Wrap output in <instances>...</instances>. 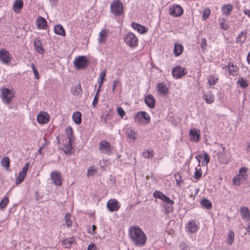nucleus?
Returning <instances> with one entry per match:
<instances>
[{"label":"nucleus","instance_id":"obj_12","mask_svg":"<svg viewBox=\"0 0 250 250\" xmlns=\"http://www.w3.org/2000/svg\"><path fill=\"white\" fill-rule=\"evenodd\" d=\"M107 207L110 211L113 212L118 210L120 205L117 200L110 199L107 203Z\"/></svg>","mask_w":250,"mask_h":250},{"label":"nucleus","instance_id":"obj_61","mask_svg":"<svg viewBox=\"0 0 250 250\" xmlns=\"http://www.w3.org/2000/svg\"><path fill=\"white\" fill-rule=\"evenodd\" d=\"M119 83H120V82L118 80H116L114 81V82L113 83V85H112V91L113 92H115L116 87L117 85Z\"/></svg>","mask_w":250,"mask_h":250},{"label":"nucleus","instance_id":"obj_5","mask_svg":"<svg viewBox=\"0 0 250 250\" xmlns=\"http://www.w3.org/2000/svg\"><path fill=\"white\" fill-rule=\"evenodd\" d=\"M124 40L131 47H135L138 45V39L135 34L132 32L126 33L124 38Z\"/></svg>","mask_w":250,"mask_h":250},{"label":"nucleus","instance_id":"obj_29","mask_svg":"<svg viewBox=\"0 0 250 250\" xmlns=\"http://www.w3.org/2000/svg\"><path fill=\"white\" fill-rule=\"evenodd\" d=\"M73 120L74 123L79 125L82 123V114L80 112H75L72 115Z\"/></svg>","mask_w":250,"mask_h":250},{"label":"nucleus","instance_id":"obj_26","mask_svg":"<svg viewBox=\"0 0 250 250\" xmlns=\"http://www.w3.org/2000/svg\"><path fill=\"white\" fill-rule=\"evenodd\" d=\"M203 98L205 99L208 104H210L214 102V95L210 92L204 93L203 96Z\"/></svg>","mask_w":250,"mask_h":250},{"label":"nucleus","instance_id":"obj_33","mask_svg":"<svg viewBox=\"0 0 250 250\" xmlns=\"http://www.w3.org/2000/svg\"><path fill=\"white\" fill-rule=\"evenodd\" d=\"M37 23L39 28L44 29L47 27V21L46 20L42 17L38 18Z\"/></svg>","mask_w":250,"mask_h":250},{"label":"nucleus","instance_id":"obj_17","mask_svg":"<svg viewBox=\"0 0 250 250\" xmlns=\"http://www.w3.org/2000/svg\"><path fill=\"white\" fill-rule=\"evenodd\" d=\"M34 46L35 50L41 54H42L44 52V49L42 46L41 40L39 38H35L34 40Z\"/></svg>","mask_w":250,"mask_h":250},{"label":"nucleus","instance_id":"obj_14","mask_svg":"<svg viewBox=\"0 0 250 250\" xmlns=\"http://www.w3.org/2000/svg\"><path fill=\"white\" fill-rule=\"evenodd\" d=\"M222 68L228 69L230 75L236 76L237 75L238 68L233 63L230 62L228 65L223 66Z\"/></svg>","mask_w":250,"mask_h":250},{"label":"nucleus","instance_id":"obj_7","mask_svg":"<svg viewBox=\"0 0 250 250\" xmlns=\"http://www.w3.org/2000/svg\"><path fill=\"white\" fill-rule=\"evenodd\" d=\"M153 196L156 198L162 200L167 205L172 206L174 202L171 200L169 197L165 195L162 192L160 191L155 190L153 193Z\"/></svg>","mask_w":250,"mask_h":250},{"label":"nucleus","instance_id":"obj_40","mask_svg":"<svg viewBox=\"0 0 250 250\" xmlns=\"http://www.w3.org/2000/svg\"><path fill=\"white\" fill-rule=\"evenodd\" d=\"M219 25L222 29L226 30L229 28V26L225 19H221L219 20Z\"/></svg>","mask_w":250,"mask_h":250},{"label":"nucleus","instance_id":"obj_13","mask_svg":"<svg viewBox=\"0 0 250 250\" xmlns=\"http://www.w3.org/2000/svg\"><path fill=\"white\" fill-rule=\"evenodd\" d=\"M61 174L57 171H53L50 175L51 179L54 184L61 186L62 185Z\"/></svg>","mask_w":250,"mask_h":250},{"label":"nucleus","instance_id":"obj_27","mask_svg":"<svg viewBox=\"0 0 250 250\" xmlns=\"http://www.w3.org/2000/svg\"><path fill=\"white\" fill-rule=\"evenodd\" d=\"M54 31L55 34L62 36H65V30L61 24H58L54 27Z\"/></svg>","mask_w":250,"mask_h":250},{"label":"nucleus","instance_id":"obj_45","mask_svg":"<svg viewBox=\"0 0 250 250\" xmlns=\"http://www.w3.org/2000/svg\"><path fill=\"white\" fill-rule=\"evenodd\" d=\"M210 158L209 155L207 154L206 152H205L204 153V161L201 162V164L203 166L205 167L207 165L208 163H209Z\"/></svg>","mask_w":250,"mask_h":250},{"label":"nucleus","instance_id":"obj_11","mask_svg":"<svg viewBox=\"0 0 250 250\" xmlns=\"http://www.w3.org/2000/svg\"><path fill=\"white\" fill-rule=\"evenodd\" d=\"M183 13L182 7L178 4H173L169 8V14L174 17L180 16Z\"/></svg>","mask_w":250,"mask_h":250},{"label":"nucleus","instance_id":"obj_35","mask_svg":"<svg viewBox=\"0 0 250 250\" xmlns=\"http://www.w3.org/2000/svg\"><path fill=\"white\" fill-rule=\"evenodd\" d=\"M127 137L132 141L134 142L136 139V133L132 129H127L126 131Z\"/></svg>","mask_w":250,"mask_h":250},{"label":"nucleus","instance_id":"obj_48","mask_svg":"<svg viewBox=\"0 0 250 250\" xmlns=\"http://www.w3.org/2000/svg\"><path fill=\"white\" fill-rule=\"evenodd\" d=\"M70 217L71 215L69 213H67L66 214L65 216V223L68 227H69L72 225V221L70 220Z\"/></svg>","mask_w":250,"mask_h":250},{"label":"nucleus","instance_id":"obj_59","mask_svg":"<svg viewBox=\"0 0 250 250\" xmlns=\"http://www.w3.org/2000/svg\"><path fill=\"white\" fill-rule=\"evenodd\" d=\"M106 70L105 69H104L100 73L99 75V79L100 80L104 81L105 77L106 76Z\"/></svg>","mask_w":250,"mask_h":250},{"label":"nucleus","instance_id":"obj_55","mask_svg":"<svg viewBox=\"0 0 250 250\" xmlns=\"http://www.w3.org/2000/svg\"><path fill=\"white\" fill-rule=\"evenodd\" d=\"M99 97V94H98L97 93H96L94 96L93 101L92 102V105L93 107H96V105L97 104V103L98 102Z\"/></svg>","mask_w":250,"mask_h":250},{"label":"nucleus","instance_id":"obj_38","mask_svg":"<svg viewBox=\"0 0 250 250\" xmlns=\"http://www.w3.org/2000/svg\"><path fill=\"white\" fill-rule=\"evenodd\" d=\"M234 232L232 230H229V233L228 234V237L227 239V243L229 245H231L234 241Z\"/></svg>","mask_w":250,"mask_h":250},{"label":"nucleus","instance_id":"obj_54","mask_svg":"<svg viewBox=\"0 0 250 250\" xmlns=\"http://www.w3.org/2000/svg\"><path fill=\"white\" fill-rule=\"evenodd\" d=\"M96 172V169L94 168L93 167H90L87 170L88 176L93 175Z\"/></svg>","mask_w":250,"mask_h":250},{"label":"nucleus","instance_id":"obj_36","mask_svg":"<svg viewBox=\"0 0 250 250\" xmlns=\"http://www.w3.org/2000/svg\"><path fill=\"white\" fill-rule=\"evenodd\" d=\"M221 9L224 13H225L227 15H229L233 9V7L230 4H224L223 5Z\"/></svg>","mask_w":250,"mask_h":250},{"label":"nucleus","instance_id":"obj_6","mask_svg":"<svg viewBox=\"0 0 250 250\" xmlns=\"http://www.w3.org/2000/svg\"><path fill=\"white\" fill-rule=\"evenodd\" d=\"M134 121L137 123L145 122L147 124L150 122V118L149 114L146 111H140L134 116Z\"/></svg>","mask_w":250,"mask_h":250},{"label":"nucleus","instance_id":"obj_44","mask_svg":"<svg viewBox=\"0 0 250 250\" xmlns=\"http://www.w3.org/2000/svg\"><path fill=\"white\" fill-rule=\"evenodd\" d=\"M107 33V31L105 29H103L102 31L100 32L99 36L100 38L99 39V42L100 43H102L103 42H104L105 40L104 39V37L106 36V35Z\"/></svg>","mask_w":250,"mask_h":250},{"label":"nucleus","instance_id":"obj_28","mask_svg":"<svg viewBox=\"0 0 250 250\" xmlns=\"http://www.w3.org/2000/svg\"><path fill=\"white\" fill-rule=\"evenodd\" d=\"M23 5V0H16L14 4L15 11L18 13L22 9Z\"/></svg>","mask_w":250,"mask_h":250},{"label":"nucleus","instance_id":"obj_52","mask_svg":"<svg viewBox=\"0 0 250 250\" xmlns=\"http://www.w3.org/2000/svg\"><path fill=\"white\" fill-rule=\"evenodd\" d=\"M31 67L32 68V69L34 74L35 75V78L37 79H39V75L38 70H37V69L35 67L34 64L32 63L31 65Z\"/></svg>","mask_w":250,"mask_h":250},{"label":"nucleus","instance_id":"obj_4","mask_svg":"<svg viewBox=\"0 0 250 250\" xmlns=\"http://www.w3.org/2000/svg\"><path fill=\"white\" fill-rule=\"evenodd\" d=\"M88 60L84 56H81L76 58L73 62L74 65L77 69L85 68L88 65Z\"/></svg>","mask_w":250,"mask_h":250},{"label":"nucleus","instance_id":"obj_1","mask_svg":"<svg viewBox=\"0 0 250 250\" xmlns=\"http://www.w3.org/2000/svg\"><path fill=\"white\" fill-rule=\"evenodd\" d=\"M128 234L135 246L142 247L145 245L147 240V236L139 226L130 227L129 228Z\"/></svg>","mask_w":250,"mask_h":250},{"label":"nucleus","instance_id":"obj_37","mask_svg":"<svg viewBox=\"0 0 250 250\" xmlns=\"http://www.w3.org/2000/svg\"><path fill=\"white\" fill-rule=\"evenodd\" d=\"M218 80V78H216L214 74H210L208 78V83L210 85H214L217 83Z\"/></svg>","mask_w":250,"mask_h":250},{"label":"nucleus","instance_id":"obj_62","mask_svg":"<svg viewBox=\"0 0 250 250\" xmlns=\"http://www.w3.org/2000/svg\"><path fill=\"white\" fill-rule=\"evenodd\" d=\"M242 181V180L240 179H239V178L236 179L235 176L233 178V183L234 185H237L239 186L240 185V183H239L240 182H241Z\"/></svg>","mask_w":250,"mask_h":250},{"label":"nucleus","instance_id":"obj_20","mask_svg":"<svg viewBox=\"0 0 250 250\" xmlns=\"http://www.w3.org/2000/svg\"><path fill=\"white\" fill-rule=\"evenodd\" d=\"M131 27L135 30H137V31L141 34H144L147 32V29H146L144 26L135 22L132 23Z\"/></svg>","mask_w":250,"mask_h":250},{"label":"nucleus","instance_id":"obj_24","mask_svg":"<svg viewBox=\"0 0 250 250\" xmlns=\"http://www.w3.org/2000/svg\"><path fill=\"white\" fill-rule=\"evenodd\" d=\"M190 140L192 142H197L199 140L200 134L197 132L195 129H190L189 131Z\"/></svg>","mask_w":250,"mask_h":250},{"label":"nucleus","instance_id":"obj_18","mask_svg":"<svg viewBox=\"0 0 250 250\" xmlns=\"http://www.w3.org/2000/svg\"><path fill=\"white\" fill-rule=\"evenodd\" d=\"M186 229L190 233H195L199 229V227L194 221L189 222L187 226Z\"/></svg>","mask_w":250,"mask_h":250},{"label":"nucleus","instance_id":"obj_32","mask_svg":"<svg viewBox=\"0 0 250 250\" xmlns=\"http://www.w3.org/2000/svg\"><path fill=\"white\" fill-rule=\"evenodd\" d=\"M184 47L182 45L175 43L174 45V53L176 56L180 55L183 51Z\"/></svg>","mask_w":250,"mask_h":250},{"label":"nucleus","instance_id":"obj_30","mask_svg":"<svg viewBox=\"0 0 250 250\" xmlns=\"http://www.w3.org/2000/svg\"><path fill=\"white\" fill-rule=\"evenodd\" d=\"M73 147L71 144V141H66V144L62 148L63 151L65 154H68L72 153Z\"/></svg>","mask_w":250,"mask_h":250},{"label":"nucleus","instance_id":"obj_22","mask_svg":"<svg viewBox=\"0 0 250 250\" xmlns=\"http://www.w3.org/2000/svg\"><path fill=\"white\" fill-rule=\"evenodd\" d=\"M229 160L230 158L229 156L225 152L220 153L218 156V160L219 162L222 164H227L229 161Z\"/></svg>","mask_w":250,"mask_h":250},{"label":"nucleus","instance_id":"obj_25","mask_svg":"<svg viewBox=\"0 0 250 250\" xmlns=\"http://www.w3.org/2000/svg\"><path fill=\"white\" fill-rule=\"evenodd\" d=\"M157 88L158 92L161 95L167 94L168 91V89L167 88L166 85L163 83H159L157 85Z\"/></svg>","mask_w":250,"mask_h":250},{"label":"nucleus","instance_id":"obj_53","mask_svg":"<svg viewBox=\"0 0 250 250\" xmlns=\"http://www.w3.org/2000/svg\"><path fill=\"white\" fill-rule=\"evenodd\" d=\"M164 208H165V213L168 214L169 212H171L173 210L172 206L169 205H165L164 206Z\"/></svg>","mask_w":250,"mask_h":250},{"label":"nucleus","instance_id":"obj_23","mask_svg":"<svg viewBox=\"0 0 250 250\" xmlns=\"http://www.w3.org/2000/svg\"><path fill=\"white\" fill-rule=\"evenodd\" d=\"M247 37V32L246 31H242L238 35L237 38H236V42L238 44H242L244 43Z\"/></svg>","mask_w":250,"mask_h":250},{"label":"nucleus","instance_id":"obj_41","mask_svg":"<svg viewBox=\"0 0 250 250\" xmlns=\"http://www.w3.org/2000/svg\"><path fill=\"white\" fill-rule=\"evenodd\" d=\"M174 177L176 181L177 186L180 188L182 186V183L184 182L182 180V176L179 173H176L174 174Z\"/></svg>","mask_w":250,"mask_h":250},{"label":"nucleus","instance_id":"obj_31","mask_svg":"<svg viewBox=\"0 0 250 250\" xmlns=\"http://www.w3.org/2000/svg\"><path fill=\"white\" fill-rule=\"evenodd\" d=\"M75 242V240L73 237L65 239L62 240V243L64 247L66 248H70L72 245Z\"/></svg>","mask_w":250,"mask_h":250},{"label":"nucleus","instance_id":"obj_19","mask_svg":"<svg viewBox=\"0 0 250 250\" xmlns=\"http://www.w3.org/2000/svg\"><path fill=\"white\" fill-rule=\"evenodd\" d=\"M240 214L243 219L247 221L250 220V212L247 207H241L240 209Z\"/></svg>","mask_w":250,"mask_h":250},{"label":"nucleus","instance_id":"obj_34","mask_svg":"<svg viewBox=\"0 0 250 250\" xmlns=\"http://www.w3.org/2000/svg\"><path fill=\"white\" fill-rule=\"evenodd\" d=\"M200 204L202 207L208 209H210L212 207L211 202L209 200L206 198L203 199L200 201Z\"/></svg>","mask_w":250,"mask_h":250},{"label":"nucleus","instance_id":"obj_42","mask_svg":"<svg viewBox=\"0 0 250 250\" xmlns=\"http://www.w3.org/2000/svg\"><path fill=\"white\" fill-rule=\"evenodd\" d=\"M26 175V174L20 171L16 180V184L18 185L21 183L24 180Z\"/></svg>","mask_w":250,"mask_h":250},{"label":"nucleus","instance_id":"obj_57","mask_svg":"<svg viewBox=\"0 0 250 250\" xmlns=\"http://www.w3.org/2000/svg\"><path fill=\"white\" fill-rule=\"evenodd\" d=\"M207 40L205 38L201 39V47L202 49H205L207 46Z\"/></svg>","mask_w":250,"mask_h":250},{"label":"nucleus","instance_id":"obj_10","mask_svg":"<svg viewBox=\"0 0 250 250\" xmlns=\"http://www.w3.org/2000/svg\"><path fill=\"white\" fill-rule=\"evenodd\" d=\"M12 61V56L9 52L4 49H2L0 50V62L3 64H7L9 63Z\"/></svg>","mask_w":250,"mask_h":250},{"label":"nucleus","instance_id":"obj_15","mask_svg":"<svg viewBox=\"0 0 250 250\" xmlns=\"http://www.w3.org/2000/svg\"><path fill=\"white\" fill-rule=\"evenodd\" d=\"M37 120L38 122L40 124H46L49 122V114L45 112H41L40 114L37 116Z\"/></svg>","mask_w":250,"mask_h":250},{"label":"nucleus","instance_id":"obj_46","mask_svg":"<svg viewBox=\"0 0 250 250\" xmlns=\"http://www.w3.org/2000/svg\"><path fill=\"white\" fill-rule=\"evenodd\" d=\"M210 14V10L209 8H205L202 14V19L205 20L208 19Z\"/></svg>","mask_w":250,"mask_h":250},{"label":"nucleus","instance_id":"obj_63","mask_svg":"<svg viewBox=\"0 0 250 250\" xmlns=\"http://www.w3.org/2000/svg\"><path fill=\"white\" fill-rule=\"evenodd\" d=\"M96 247L94 243L90 244L87 248V250H96Z\"/></svg>","mask_w":250,"mask_h":250},{"label":"nucleus","instance_id":"obj_21","mask_svg":"<svg viewBox=\"0 0 250 250\" xmlns=\"http://www.w3.org/2000/svg\"><path fill=\"white\" fill-rule=\"evenodd\" d=\"M248 170V168L245 167H241L239 171V173L235 176V178L237 179L238 178L239 179H241L242 181L246 179L248 177V175L247 174V171Z\"/></svg>","mask_w":250,"mask_h":250},{"label":"nucleus","instance_id":"obj_3","mask_svg":"<svg viewBox=\"0 0 250 250\" xmlns=\"http://www.w3.org/2000/svg\"><path fill=\"white\" fill-rule=\"evenodd\" d=\"M2 101L6 104L10 103L14 96V93L7 88H2L1 89Z\"/></svg>","mask_w":250,"mask_h":250},{"label":"nucleus","instance_id":"obj_56","mask_svg":"<svg viewBox=\"0 0 250 250\" xmlns=\"http://www.w3.org/2000/svg\"><path fill=\"white\" fill-rule=\"evenodd\" d=\"M118 115L122 118H123L125 115V112L121 107H119L117 109Z\"/></svg>","mask_w":250,"mask_h":250},{"label":"nucleus","instance_id":"obj_47","mask_svg":"<svg viewBox=\"0 0 250 250\" xmlns=\"http://www.w3.org/2000/svg\"><path fill=\"white\" fill-rule=\"evenodd\" d=\"M202 175V172L201 170V168H200L199 169H197L196 168V170L194 172L193 177L197 180H199L201 178Z\"/></svg>","mask_w":250,"mask_h":250},{"label":"nucleus","instance_id":"obj_58","mask_svg":"<svg viewBox=\"0 0 250 250\" xmlns=\"http://www.w3.org/2000/svg\"><path fill=\"white\" fill-rule=\"evenodd\" d=\"M29 166H30V163L29 162L26 163L21 171L22 172V173H24L26 174L27 171L29 168Z\"/></svg>","mask_w":250,"mask_h":250},{"label":"nucleus","instance_id":"obj_49","mask_svg":"<svg viewBox=\"0 0 250 250\" xmlns=\"http://www.w3.org/2000/svg\"><path fill=\"white\" fill-rule=\"evenodd\" d=\"M67 138L68 141H71V139L73 137V129L71 127H68L66 129Z\"/></svg>","mask_w":250,"mask_h":250},{"label":"nucleus","instance_id":"obj_64","mask_svg":"<svg viewBox=\"0 0 250 250\" xmlns=\"http://www.w3.org/2000/svg\"><path fill=\"white\" fill-rule=\"evenodd\" d=\"M243 11H244V14L248 15V16L250 18V10L245 9Z\"/></svg>","mask_w":250,"mask_h":250},{"label":"nucleus","instance_id":"obj_16","mask_svg":"<svg viewBox=\"0 0 250 250\" xmlns=\"http://www.w3.org/2000/svg\"><path fill=\"white\" fill-rule=\"evenodd\" d=\"M145 103L150 108H154L156 101L152 94H148L145 98Z\"/></svg>","mask_w":250,"mask_h":250},{"label":"nucleus","instance_id":"obj_8","mask_svg":"<svg viewBox=\"0 0 250 250\" xmlns=\"http://www.w3.org/2000/svg\"><path fill=\"white\" fill-rule=\"evenodd\" d=\"M185 68L179 65L173 67L172 69V75L173 78L178 79L182 78L186 75Z\"/></svg>","mask_w":250,"mask_h":250},{"label":"nucleus","instance_id":"obj_51","mask_svg":"<svg viewBox=\"0 0 250 250\" xmlns=\"http://www.w3.org/2000/svg\"><path fill=\"white\" fill-rule=\"evenodd\" d=\"M237 83L239 84V85L242 87V88H245L248 86V83L246 81V80H244V79H241L237 81Z\"/></svg>","mask_w":250,"mask_h":250},{"label":"nucleus","instance_id":"obj_50","mask_svg":"<svg viewBox=\"0 0 250 250\" xmlns=\"http://www.w3.org/2000/svg\"><path fill=\"white\" fill-rule=\"evenodd\" d=\"M9 202V199L8 197H6L4 199L2 200V201L0 202V208H4Z\"/></svg>","mask_w":250,"mask_h":250},{"label":"nucleus","instance_id":"obj_2","mask_svg":"<svg viewBox=\"0 0 250 250\" xmlns=\"http://www.w3.org/2000/svg\"><path fill=\"white\" fill-rule=\"evenodd\" d=\"M124 6L119 0H114L110 5V10L115 16H120L123 14Z\"/></svg>","mask_w":250,"mask_h":250},{"label":"nucleus","instance_id":"obj_43","mask_svg":"<svg viewBox=\"0 0 250 250\" xmlns=\"http://www.w3.org/2000/svg\"><path fill=\"white\" fill-rule=\"evenodd\" d=\"M143 156L145 158L151 159L154 156V153L153 150H145L143 152Z\"/></svg>","mask_w":250,"mask_h":250},{"label":"nucleus","instance_id":"obj_39","mask_svg":"<svg viewBox=\"0 0 250 250\" xmlns=\"http://www.w3.org/2000/svg\"><path fill=\"white\" fill-rule=\"evenodd\" d=\"M1 165L2 167H5L6 169L9 168L10 167V159L9 157L5 156L1 160Z\"/></svg>","mask_w":250,"mask_h":250},{"label":"nucleus","instance_id":"obj_60","mask_svg":"<svg viewBox=\"0 0 250 250\" xmlns=\"http://www.w3.org/2000/svg\"><path fill=\"white\" fill-rule=\"evenodd\" d=\"M179 247L181 250H189V247L187 246L184 243H180L179 245Z\"/></svg>","mask_w":250,"mask_h":250},{"label":"nucleus","instance_id":"obj_9","mask_svg":"<svg viewBox=\"0 0 250 250\" xmlns=\"http://www.w3.org/2000/svg\"><path fill=\"white\" fill-rule=\"evenodd\" d=\"M99 148L103 153L106 155H110L112 150V148L110 144L106 141L103 140L100 142Z\"/></svg>","mask_w":250,"mask_h":250}]
</instances>
